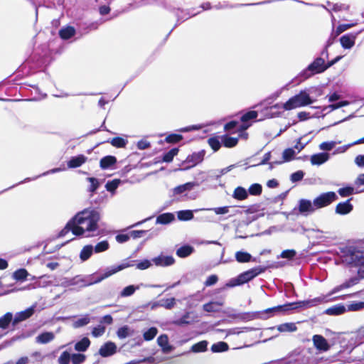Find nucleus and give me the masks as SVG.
<instances>
[{"instance_id": "nucleus-1", "label": "nucleus", "mask_w": 364, "mask_h": 364, "mask_svg": "<svg viewBox=\"0 0 364 364\" xmlns=\"http://www.w3.org/2000/svg\"><path fill=\"white\" fill-rule=\"evenodd\" d=\"M100 214L94 210H85L78 213L59 233L60 237H64L70 231L73 235H85L90 237L98 229Z\"/></svg>"}, {"instance_id": "nucleus-2", "label": "nucleus", "mask_w": 364, "mask_h": 364, "mask_svg": "<svg viewBox=\"0 0 364 364\" xmlns=\"http://www.w3.org/2000/svg\"><path fill=\"white\" fill-rule=\"evenodd\" d=\"M132 266H133V264H131L130 262H124L120 264L114 265V266L107 268L105 270V272L101 276L98 277L97 278H96L95 280H94L92 282H90L88 283H85V281L83 279L77 280L76 278H73V279L65 280V282H63L62 283V286L69 287V286H72V285H75V284H78L79 282L84 283L82 285L83 287L89 286V285L93 284L99 283L101 281H102L103 279L112 276V274H114L124 269L132 267Z\"/></svg>"}, {"instance_id": "nucleus-3", "label": "nucleus", "mask_w": 364, "mask_h": 364, "mask_svg": "<svg viewBox=\"0 0 364 364\" xmlns=\"http://www.w3.org/2000/svg\"><path fill=\"white\" fill-rule=\"evenodd\" d=\"M315 102L306 90H301L299 94L291 97L282 105L285 110H291L296 108L309 105Z\"/></svg>"}, {"instance_id": "nucleus-4", "label": "nucleus", "mask_w": 364, "mask_h": 364, "mask_svg": "<svg viewBox=\"0 0 364 364\" xmlns=\"http://www.w3.org/2000/svg\"><path fill=\"white\" fill-rule=\"evenodd\" d=\"M346 260L358 267V273L360 277L364 278V250H355L346 256Z\"/></svg>"}, {"instance_id": "nucleus-5", "label": "nucleus", "mask_w": 364, "mask_h": 364, "mask_svg": "<svg viewBox=\"0 0 364 364\" xmlns=\"http://www.w3.org/2000/svg\"><path fill=\"white\" fill-rule=\"evenodd\" d=\"M328 68L327 64L325 63L324 59L322 58H317L312 63H311L307 70L304 71V75L305 77H309L315 73H320L325 71Z\"/></svg>"}, {"instance_id": "nucleus-6", "label": "nucleus", "mask_w": 364, "mask_h": 364, "mask_svg": "<svg viewBox=\"0 0 364 364\" xmlns=\"http://www.w3.org/2000/svg\"><path fill=\"white\" fill-rule=\"evenodd\" d=\"M337 198L336 194L331 191L321 194L314 200V202L316 209H319L330 205Z\"/></svg>"}, {"instance_id": "nucleus-7", "label": "nucleus", "mask_w": 364, "mask_h": 364, "mask_svg": "<svg viewBox=\"0 0 364 364\" xmlns=\"http://www.w3.org/2000/svg\"><path fill=\"white\" fill-rule=\"evenodd\" d=\"M312 341L314 347L319 352H326L331 348V345L328 343L327 340L321 335H314L312 338Z\"/></svg>"}, {"instance_id": "nucleus-8", "label": "nucleus", "mask_w": 364, "mask_h": 364, "mask_svg": "<svg viewBox=\"0 0 364 364\" xmlns=\"http://www.w3.org/2000/svg\"><path fill=\"white\" fill-rule=\"evenodd\" d=\"M362 31L356 33H348L343 35L340 38V42L342 47L345 49H350L352 48L355 43V39L359 33H360Z\"/></svg>"}, {"instance_id": "nucleus-9", "label": "nucleus", "mask_w": 364, "mask_h": 364, "mask_svg": "<svg viewBox=\"0 0 364 364\" xmlns=\"http://www.w3.org/2000/svg\"><path fill=\"white\" fill-rule=\"evenodd\" d=\"M35 306H33L23 311L16 313L13 320V324L16 325L18 323L30 318L35 311Z\"/></svg>"}, {"instance_id": "nucleus-10", "label": "nucleus", "mask_w": 364, "mask_h": 364, "mask_svg": "<svg viewBox=\"0 0 364 364\" xmlns=\"http://www.w3.org/2000/svg\"><path fill=\"white\" fill-rule=\"evenodd\" d=\"M117 351V346L114 343L109 341L102 346L99 353L102 357H108L114 354Z\"/></svg>"}, {"instance_id": "nucleus-11", "label": "nucleus", "mask_w": 364, "mask_h": 364, "mask_svg": "<svg viewBox=\"0 0 364 364\" xmlns=\"http://www.w3.org/2000/svg\"><path fill=\"white\" fill-rule=\"evenodd\" d=\"M299 210L301 213L306 215L314 212L316 208L314 201L302 199L299 201Z\"/></svg>"}, {"instance_id": "nucleus-12", "label": "nucleus", "mask_w": 364, "mask_h": 364, "mask_svg": "<svg viewBox=\"0 0 364 364\" xmlns=\"http://www.w3.org/2000/svg\"><path fill=\"white\" fill-rule=\"evenodd\" d=\"M203 158H204V152L203 151H199L197 153H193L191 155H189L186 158V161H184V164L188 163V164H191V165H190L187 168H183V170H186L191 167H193L196 165L200 164V162L203 161Z\"/></svg>"}, {"instance_id": "nucleus-13", "label": "nucleus", "mask_w": 364, "mask_h": 364, "mask_svg": "<svg viewBox=\"0 0 364 364\" xmlns=\"http://www.w3.org/2000/svg\"><path fill=\"white\" fill-rule=\"evenodd\" d=\"M257 274H258V273L255 269L247 271V272L241 274L238 277V279H237L238 282L237 283L228 284L227 286H228V287H234V286H235L237 284H243V283L247 282L250 280H251L252 279H253L254 277H255Z\"/></svg>"}, {"instance_id": "nucleus-14", "label": "nucleus", "mask_w": 364, "mask_h": 364, "mask_svg": "<svg viewBox=\"0 0 364 364\" xmlns=\"http://www.w3.org/2000/svg\"><path fill=\"white\" fill-rule=\"evenodd\" d=\"M330 155L328 153L322 152L313 154L311 156V164L314 166H320L328 161Z\"/></svg>"}, {"instance_id": "nucleus-15", "label": "nucleus", "mask_w": 364, "mask_h": 364, "mask_svg": "<svg viewBox=\"0 0 364 364\" xmlns=\"http://www.w3.org/2000/svg\"><path fill=\"white\" fill-rule=\"evenodd\" d=\"M358 282H359L358 277H352L350 279H348V281L343 283L342 284L334 287L332 289V291L328 294V296H331L342 289L349 288V287L356 284Z\"/></svg>"}, {"instance_id": "nucleus-16", "label": "nucleus", "mask_w": 364, "mask_h": 364, "mask_svg": "<svg viewBox=\"0 0 364 364\" xmlns=\"http://www.w3.org/2000/svg\"><path fill=\"white\" fill-rule=\"evenodd\" d=\"M353 210V205L348 200L343 203H339L336 207V213L339 215H346Z\"/></svg>"}, {"instance_id": "nucleus-17", "label": "nucleus", "mask_w": 364, "mask_h": 364, "mask_svg": "<svg viewBox=\"0 0 364 364\" xmlns=\"http://www.w3.org/2000/svg\"><path fill=\"white\" fill-rule=\"evenodd\" d=\"M174 259L171 256L161 255L153 259L156 266L167 267L174 263Z\"/></svg>"}, {"instance_id": "nucleus-18", "label": "nucleus", "mask_w": 364, "mask_h": 364, "mask_svg": "<svg viewBox=\"0 0 364 364\" xmlns=\"http://www.w3.org/2000/svg\"><path fill=\"white\" fill-rule=\"evenodd\" d=\"M157 343L165 353L171 352L173 349L172 346L168 343V338L166 334L161 335L158 337Z\"/></svg>"}, {"instance_id": "nucleus-19", "label": "nucleus", "mask_w": 364, "mask_h": 364, "mask_svg": "<svg viewBox=\"0 0 364 364\" xmlns=\"http://www.w3.org/2000/svg\"><path fill=\"white\" fill-rule=\"evenodd\" d=\"M87 161V157L84 155H78L77 156L72 157L68 161V166L70 168H77L82 165Z\"/></svg>"}, {"instance_id": "nucleus-20", "label": "nucleus", "mask_w": 364, "mask_h": 364, "mask_svg": "<svg viewBox=\"0 0 364 364\" xmlns=\"http://www.w3.org/2000/svg\"><path fill=\"white\" fill-rule=\"evenodd\" d=\"M134 333V331L127 325L120 327L117 331V336L119 339L132 336Z\"/></svg>"}, {"instance_id": "nucleus-21", "label": "nucleus", "mask_w": 364, "mask_h": 364, "mask_svg": "<svg viewBox=\"0 0 364 364\" xmlns=\"http://www.w3.org/2000/svg\"><path fill=\"white\" fill-rule=\"evenodd\" d=\"M13 318V315L11 313H6L2 317L0 318V338L4 335L2 330H4L7 328L9 324L11 323Z\"/></svg>"}, {"instance_id": "nucleus-22", "label": "nucleus", "mask_w": 364, "mask_h": 364, "mask_svg": "<svg viewBox=\"0 0 364 364\" xmlns=\"http://www.w3.org/2000/svg\"><path fill=\"white\" fill-rule=\"evenodd\" d=\"M223 305V301H211L203 305V310L207 312H218Z\"/></svg>"}, {"instance_id": "nucleus-23", "label": "nucleus", "mask_w": 364, "mask_h": 364, "mask_svg": "<svg viewBox=\"0 0 364 364\" xmlns=\"http://www.w3.org/2000/svg\"><path fill=\"white\" fill-rule=\"evenodd\" d=\"M54 333L52 332H44L40 335H38L36 338V341L38 343L45 344L50 342L54 339Z\"/></svg>"}, {"instance_id": "nucleus-24", "label": "nucleus", "mask_w": 364, "mask_h": 364, "mask_svg": "<svg viewBox=\"0 0 364 364\" xmlns=\"http://www.w3.org/2000/svg\"><path fill=\"white\" fill-rule=\"evenodd\" d=\"M116 161H117V159L114 156H105L100 160V167L102 169H107L109 167H110L111 166L114 165L116 163Z\"/></svg>"}, {"instance_id": "nucleus-25", "label": "nucleus", "mask_w": 364, "mask_h": 364, "mask_svg": "<svg viewBox=\"0 0 364 364\" xmlns=\"http://www.w3.org/2000/svg\"><path fill=\"white\" fill-rule=\"evenodd\" d=\"M143 284H141L137 286L134 285H129L124 287L122 291L120 292V296L122 297H127L133 295L136 290L139 289L141 286H143Z\"/></svg>"}, {"instance_id": "nucleus-26", "label": "nucleus", "mask_w": 364, "mask_h": 364, "mask_svg": "<svg viewBox=\"0 0 364 364\" xmlns=\"http://www.w3.org/2000/svg\"><path fill=\"white\" fill-rule=\"evenodd\" d=\"M296 152L294 149L291 148H289L285 149L282 153V159L283 160L280 162H277V164H281L286 161H290L294 159Z\"/></svg>"}, {"instance_id": "nucleus-27", "label": "nucleus", "mask_w": 364, "mask_h": 364, "mask_svg": "<svg viewBox=\"0 0 364 364\" xmlns=\"http://www.w3.org/2000/svg\"><path fill=\"white\" fill-rule=\"evenodd\" d=\"M174 215L172 213H166L159 215L156 218V223L168 224L174 220Z\"/></svg>"}, {"instance_id": "nucleus-28", "label": "nucleus", "mask_w": 364, "mask_h": 364, "mask_svg": "<svg viewBox=\"0 0 364 364\" xmlns=\"http://www.w3.org/2000/svg\"><path fill=\"white\" fill-rule=\"evenodd\" d=\"M75 30L72 26H68L60 30L59 34L63 39H69L75 35Z\"/></svg>"}, {"instance_id": "nucleus-29", "label": "nucleus", "mask_w": 364, "mask_h": 364, "mask_svg": "<svg viewBox=\"0 0 364 364\" xmlns=\"http://www.w3.org/2000/svg\"><path fill=\"white\" fill-rule=\"evenodd\" d=\"M248 193L245 188L242 187H237L235 189L233 193V198L237 200H245L247 198Z\"/></svg>"}, {"instance_id": "nucleus-30", "label": "nucleus", "mask_w": 364, "mask_h": 364, "mask_svg": "<svg viewBox=\"0 0 364 364\" xmlns=\"http://www.w3.org/2000/svg\"><path fill=\"white\" fill-rule=\"evenodd\" d=\"M235 259L240 263L248 262L251 260L252 256L246 252L238 251L235 253Z\"/></svg>"}, {"instance_id": "nucleus-31", "label": "nucleus", "mask_w": 364, "mask_h": 364, "mask_svg": "<svg viewBox=\"0 0 364 364\" xmlns=\"http://www.w3.org/2000/svg\"><path fill=\"white\" fill-rule=\"evenodd\" d=\"M296 329L297 328L294 323H285L277 326V330L279 332H294Z\"/></svg>"}, {"instance_id": "nucleus-32", "label": "nucleus", "mask_w": 364, "mask_h": 364, "mask_svg": "<svg viewBox=\"0 0 364 364\" xmlns=\"http://www.w3.org/2000/svg\"><path fill=\"white\" fill-rule=\"evenodd\" d=\"M193 252V247L189 245H185L178 248L176 254L180 257H186L190 255Z\"/></svg>"}, {"instance_id": "nucleus-33", "label": "nucleus", "mask_w": 364, "mask_h": 364, "mask_svg": "<svg viewBox=\"0 0 364 364\" xmlns=\"http://www.w3.org/2000/svg\"><path fill=\"white\" fill-rule=\"evenodd\" d=\"M346 311L345 306L337 305L326 309V313L328 315H340Z\"/></svg>"}, {"instance_id": "nucleus-34", "label": "nucleus", "mask_w": 364, "mask_h": 364, "mask_svg": "<svg viewBox=\"0 0 364 364\" xmlns=\"http://www.w3.org/2000/svg\"><path fill=\"white\" fill-rule=\"evenodd\" d=\"M90 341L87 338H83L75 346V349L77 351H85L89 347Z\"/></svg>"}, {"instance_id": "nucleus-35", "label": "nucleus", "mask_w": 364, "mask_h": 364, "mask_svg": "<svg viewBox=\"0 0 364 364\" xmlns=\"http://www.w3.org/2000/svg\"><path fill=\"white\" fill-rule=\"evenodd\" d=\"M194 186V183H191V182H189V183H186L185 184H183V185H181V186H178L177 187H176L174 189H173V193L175 194H180V193H182L186 191H190L191 190Z\"/></svg>"}, {"instance_id": "nucleus-36", "label": "nucleus", "mask_w": 364, "mask_h": 364, "mask_svg": "<svg viewBox=\"0 0 364 364\" xmlns=\"http://www.w3.org/2000/svg\"><path fill=\"white\" fill-rule=\"evenodd\" d=\"M93 247L92 245H87L82 250L80 257L82 261L87 260L92 254Z\"/></svg>"}, {"instance_id": "nucleus-37", "label": "nucleus", "mask_w": 364, "mask_h": 364, "mask_svg": "<svg viewBox=\"0 0 364 364\" xmlns=\"http://www.w3.org/2000/svg\"><path fill=\"white\" fill-rule=\"evenodd\" d=\"M208 342L205 341H200L191 347V350L194 353L204 352L206 350Z\"/></svg>"}, {"instance_id": "nucleus-38", "label": "nucleus", "mask_w": 364, "mask_h": 364, "mask_svg": "<svg viewBox=\"0 0 364 364\" xmlns=\"http://www.w3.org/2000/svg\"><path fill=\"white\" fill-rule=\"evenodd\" d=\"M228 349V345L226 343L222 341L214 343L211 346L212 351L215 353L224 352L226 351Z\"/></svg>"}, {"instance_id": "nucleus-39", "label": "nucleus", "mask_w": 364, "mask_h": 364, "mask_svg": "<svg viewBox=\"0 0 364 364\" xmlns=\"http://www.w3.org/2000/svg\"><path fill=\"white\" fill-rule=\"evenodd\" d=\"M177 216L180 220H190L193 218V214L191 210H180L177 213Z\"/></svg>"}, {"instance_id": "nucleus-40", "label": "nucleus", "mask_w": 364, "mask_h": 364, "mask_svg": "<svg viewBox=\"0 0 364 364\" xmlns=\"http://www.w3.org/2000/svg\"><path fill=\"white\" fill-rule=\"evenodd\" d=\"M157 333L158 329L156 327H151L144 333L143 337L145 341H151Z\"/></svg>"}, {"instance_id": "nucleus-41", "label": "nucleus", "mask_w": 364, "mask_h": 364, "mask_svg": "<svg viewBox=\"0 0 364 364\" xmlns=\"http://www.w3.org/2000/svg\"><path fill=\"white\" fill-rule=\"evenodd\" d=\"M127 142H128V141L127 139L121 138V137H115V138H113L110 141V144L113 146H115V147H117V148L125 147V146L127 145Z\"/></svg>"}, {"instance_id": "nucleus-42", "label": "nucleus", "mask_w": 364, "mask_h": 364, "mask_svg": "<svg viewBox=\"0 0 364 364\" xmlns=\"http://www.w3.org/2000/svg\"><path fill=\"white\" fill-rule=\"evenodd\" d=\"M294 304H289L283 306H278L273 308L267 309L265 311V313H276L280 311H286L291 309V306H293Z\"/></svg>"}, {"instance_id": "nucleus-43", "label": "nucleus", "mask_w": 364, "mask_h": 364, "mask_svg": "<svg viewBox=\"0 0 364 364\" xmlns=\"http://www.w3.org/2000/svg\"><path fill=\"white\" fill-rule=\"evenodd\" d=\"M90 321V317L88 315H85L83 317L78 318L75 321L73 326L74 328H80L88 324Z\"/></svg>"}, {"instance_id": "nucleus-44", "label": "nucleus", "mask_w": 364, "mask_h": 364, "mask_svg": "<svg viewBox=\"0 0 364 364\" xmlns=\"http://www.w3.org/2000/svg\"><path fill=\"white\" fill-rule=\"evenodd\" d=\"M338 142L335 141H324L319 144V149L321 151H331L334 149Z\"/></svg>"}, {"instance_id": "nucleus-45", "label": "nucleus", "mask_w": 364, "mask_h": 364, "mask_svg": "<svg viewBox=\"0 0 364 364\" xmlns=\"http://www.w3.org/2000/svg\"><path fill=\"white\" fill-rule=\"evenodd\" d=\"M176 304V299L174 298H170L166 299H162L159 301V305L163 306L167 309H172Z\"/></svg>"}, {"instance_id": "nucleus-46", "label": "nucleus", "mask_w": 364, "mask_h": 364, "mask_svg": "<svg viewBox=\"0 0 364 364\" xmlns=\"http://www.w3.org/2000/svg\"><path fill=\"white\" fill-rule=\"evenodd\" d=\"M348 310L351 311H360L364 309L363 301H353L347 306Z\"/></svg>"}, {"instance_id": "nucleus-47", "label": "nucleus", "mask_w": 364, "mask_h": 364, "mask_svg": "<svg viewBox=\"0 0 364 364\" xmlns=\"http://www.w3.org/2000/svg\"><path fill=\"white\" fill-rule=\"evenodd\" d=\"M238 139L235 137L225 136L223 139V142L226 147H233L237 144Z\"/></svg>"}, {"instance_id": "nucleus-48", "label": "nucleus", "mask_w": 364, "mask_h": 364, "mask_svg": "<svg viewBox=\"0 0 364 364\" xmlns=\"http://www.w3.org/2000/svg\"><path fill=\"white\" fill-rule=\"evenodd\" d=\"M28 274V273L25 269H20L16 270L14 273L13 277H14V279L16 280H23L27 277Z\"/></svg>"}, {"instance_id": "nucleus-49", "label": "nucleus", "mask_w": 364, "mask_h": 364, "mask_svg": "<svg viewBox=\"0 0 364 364\" xmlns=\"http://www.w3.org/2000/svg\"><path fill=\"white\" fill-rule=\"evenodd\" d=\"M109 248V243L107 241H102L99 243H97L95 248H93V250L96 253H100L104 251H106Z\"/></svg>"}, {"instance_id": "nucleus-50", "label": "nucleus", "mask_w": 364, "mask_h": 364, "mask_svg": "<svg viewBox=\"0 0 364 364\" xmlns=\"http://www.w3.org/2000/svg\"><path fill=\"white\" fill-rule=\"evenodd\" d=\"M178 149L174 148L167 152L163 158V161L165 162L172 161L173 157L178 154Z\"/></svg>"}, {"instance_id": "nucleus-51", "label": "nucleus", "mask_w": 364, "mask_h": 364, "mask_svg": "<svg viewBox=\"0 0 364 364\" xmlns=\"http://www.w3.org/2000/svg\"><path fill=\"white\" fill-rule=\"evenodd\" d=\"M85 355L83 354L75 353L72 355L71 361L73 364H81L85 360Z\"/></svg>"}, {"instance_id": "nucleus-52", "label": "nucleus", "mask_w": 364, "mask_h": 364, "mask_svg": "<svg viewBox=\"0 0 364 364\" xmlns=\"http://www.w3.org/2000/svg\"><path fill=\"white\" fill-rule=\"evenodd\" d=\"M72 355L67 351L62 353L58 358L59 364H68L71 360Z\"/></svg>"}, {"instance_id": "nucleus-53", "label": "nucleus", "mask_w": 364, "mask_h": 364, "mask_svg": "<svg viewBox=\"0 0 364 364\" xmlns=\"http://www.w3.org/2000/svg\"><path fill=\"white\" fill-rule=\"evenodd\" d=\"M119 180L115 179L112 181L107 182L105 186L108 191L113 192L117 188V187L119 185Z\"/></svg>"}, {"instance_id": "nucleus-54", "label": "nucleus", "mask_w": 364, "mask_h": 364, "mask_svg": "<svg viewBox=\"0 0 364 364\" xmlns=\"http://www.w3.org/2000/svg\"><path fill=\"white\" fill-rule=\"evenodd\" d=\"M338 192L341 196L347 197L354 193V188L353 187H345L340 188Z\"/></svg>"}, {"instance_id": "nucleus-55", "label": "nucleus", "mask_w": 364, "mask_h": 364, "mask_svg": "<svg viewBox=\"0 0 364 364\" xmlns=\"http://www.w3.org/2000/svg\"><path fill=\"white\" fill-rule=\"evenodd\" d=\"M249 193L251 195L257 196L262 193V186L258 183L252 184L249 188Z\"/></svg>"}, {"instance_id": "nucleus-56", "label": "nucleus", "mask_w": 364, "mask_h": 364, "mask_svg": "<svg viewBox=\"0 0 364 364\" xmlns=\"http://www.w3.org/2000/svg\"><path fill=\"white\" fill-rule=\"evenodd\" d=\"M257 117V112L256 111H250L242 115L241 119L243 122H246L250 119H255Z\"/></svg>"}, {"instance_id": "nucleus-57", "label": "nucleus", "mask_w": 364, "mask_h": 364, "mask_svg": "<svg viewBox=\"0 0 364 364\" xmlns=\"http://www.w3.org/2000/svg\"><path fill=\"white\" fill-rule=\"evenodd\" d=\"M105 332V327L103 326H98L95 327L92 331V334L94 337H100Z\"/></svg>"}, {"instance_id": "nucleus-58", "label": "nucleus", "mask_w": 364, "mask_h": 364, "mask_svg": "<svg viewBox=\"0 0 364 364\" xmlns=\"http://www.w3.org/2000/svg\"><path fill=\"white\" fill-rule=\"evenodd\" d=\"M206 210H213L217 215H224L229 212V207L224 206V207L209 208V209H206Z\"/></svg>"}, {"instance_id": "nucleus-59", "label": "nucleus", "mask_w": 364, "mask_h": 364, "mask_svg": "<svg viewBox=\"0 0 364 364\" xmlns=\"http://www.w3.org/2000/svg\"><path fill=\"white\" fill-rule=\"evenodd\" d=\"M356 23H350V24H341V25H339L337 28H336V35H339L341 34V33H343V31L353 27L354 26H355Z\"/></svg>"}, {"instance_id": "nucleus-60", "label": "nucleus", "mask_w": 364, "mask_h": 364, "mask_svg": "<svg viewBox=\"0 0 364 364\" xmlns=\"http://www.w3.org/2000/svg\"><path fill=\"white\" fill-rule=\"evenodd\" d=\"M87 180L90 183V186L89 188V191L90 192L95 191L99 186V183H98L97 179H96L95 178L90 177V178H88Z\"/></svg>"}, {"instance_id": "nucleus-61", "label": "nucleus", "mask_w": 364, "mask_h": 364, "mask_svg": "<svg viewBox=\"0 0 364 364\" xmlns=\"http://www.w3.org/2000/svg\"><path fill=\"white\" fill-rule=\"evenodd\" d=\"M304 176V173L302 171H298L291 175V181L292 182H297L301 181Z\"/></svg>"}, {"instance_id": "nucleus-62", "label": "nucleus", "mask_w": 364, "mask_h": 364, "mask_svg": "<svg viewBox=\"0 0 364 364\" xmlns=\"http://www.w3.org/2000/svg\"><path fill=\"white\" fill-rule=\"evenodd\" d=\"M182 136L179 134H170L166 138L168 143H176L182 139Z\"/></svg>"}, {"instance_id": "nucleus-63", "label": "nucleus", "mask_w": 364, "mask_h": 364, "mask_svg": "<svg viewBox=\"0 0 364 364\" xmlns=\"http://www.w3.org/2000/svg\"><path fill=\"white\" fill-rule=\"evenodd\" d=\"M208 143L214 151H218L220 147V143L217 139L211 138L208 140Z\"/></svg>"}, {"instance_id": "nucleus-64", "label": "nucleus", "mask_w": 364, "mask_h": 364, "mask_svg": "<svg viewBox=\"0 0 364 364\" xmlns=\"http://www.w3.org/2000/svg\"><path fill=\"white\" fill-rule=\"evenodd\" d=\"M151 263L149 260L148 259H144L140 262H139L137 264H136V267L137 269H148L149 267H151Z\"/></svg>"}]
</instances>
